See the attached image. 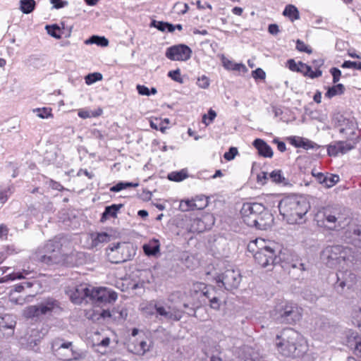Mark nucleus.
I'll list each match as a JSON object with an SVG mask.
<instances>
[{"instance_id":"4d7b16f0","label":"nucleus","mask_w":361,"mask_h":361,"mask_svg":"<svg viewBox=\"0 0 361 361\" xmlns=\"http://www.w3.org/2000/svg\"><path fill=\"white\" fill-rule=\"evenodd\" d=\"M168 76L176 82H178L179 83L183 82V78L180 75V71L179 69L169 71L168 73Z\"/></svg>"},{"instance_id":"9b49d317","label":"nucleus","mask_w":361,"mask_h":361,"mask_svg":"<svg viewBox=\"0 0 361 361\" xmlns=\"http://www.w3.org/2000/svg\"><path fill=\"white\" fill-rule=\"evenodd\" d=\"M87 294L85 302H92L99 305L103 303H111L117 299V294L105 288H95L87 286Z\"/></svg>"},{"instance_id":"79ce46f5","label":"nucleus","mask_w":361,"mask_h":361,"mask_svg":"<svg viewBox=\"0 0 361 361\" xmlns=\"http://www.w3.org/2000/svg\"><path fill=\"white\" fill-rule=\"evenodd\" d=\"M137 186H138V183H130V182H119L117 184H116L115 185L112 186L110 188V191L117 192H120L121 190L126 189L130 187L135 188Z\"/></svg>"},{"instance_id":"49530a36","label":"nucleus","mask_w":361,"mask_h":361,"mask_svg":"<svg viewBox=\"0 0 361 361\" xmlns=\"http://www.w3.org/2000/svg\"><path fill=\"white\" fill-rule=\"evenodd\" d=\"M46 30L49 35L56 39H60L63 34L62 30L57 25H46Z\"/></svg>"},{"instance_id":"4468645a","label":"nucleus","mask_w":361,"mask_h":361,"mask_svg":"<svg viewBox=\"0 0 361 361\" xmlns=\"http://www.w3.org/2000/svg\"><path fill=\"white\" fill-rule=\"evenodd\" d=\"M281 264V267L284 269L290 268H298L301 271L305 269L304 264L297 259L295 260L290 252L286 249L280 250L278 254L276 253V264Z\"/></svg>"},{"instance_id":"bf43d9fd","label":"nucleus","mask_w":361,"mask_h":361,"mask_svg":"<svg viewBox=\"0 0 361 361\" xmlns=\"http://www.w3.org/2000/svg\"><path fill=\"white\" fill-rule=\"evenodd\" d=\"M197 85L200 88L207 89L209 86V79L205 75H202L197 79Z\"/></svg>"},{"instance_id":"680f3d73","label":"nucleus","mask_w":361,"mask_h":361,"mask_svg":"<svg viewBox=\"0 0 361 361\" xmlns=\"http://www.w3.org/2000/svg\"><path fill=\"white\" fill-rule=\"evenodd\" d=\"M238 154V149L236 147H231L228 152H226L224 157L227 161H231L235 157V155Z\"/></svg>"},{"instance_id":"6e6552de","label":"nucleus","mask_w":361,"mask_h":361,"mask_svg":"<svg viewBox=\"0 0 361 361\" xmlns=\"http://www.w3.org/2000/svg\"><path fill=\"white\" fill-rule=\"evenodd\" d=\"M271 315L276 322L289 324L295 323L301 317L298 308L288 302H281L277 305Z\"/></svg>"},{"instance_id":"a18cd8bd","label":"nucleus","mask_w":361,"mask_h":361,"mask_svg":"<svg viewBox=\"0 0 361 361\" xmlns=\"http://www.w3.org/2000/svg\"><path fill=\"white\" fill-rule=\"evenodd\" d=\"M128 317V310L123 307H117L113 309V318L114 319H126Z\"/></svg>"},{"instance_id":"473e14b6","label":"nucleus","mask_w":361,"mask_h":361,"mask_svg":"<svg viewBox=\"0 0 361 361\" xmlns=\"http://www.w3.org/2000/svg\"><path fill=\"white\" fill-rule=\"evenodd\" d=\"M73 343L68 341L61 338H55L51 341V351L52 353L60 350L61 348H66L67 346L72 345Z\"/></svg>"},{"instance_id":"8fccbe9b","label":"nucleus","mask_w":361,"mask_h":361,"mask_svg":"<svg viewBox=\"0 0 361 361\" xmlns=\"http://www.w3.org/2000/svg\"><path fill=\"white\" fill-rule=\"evenodd\" d=\"M327 152L329 156L336 157L341 154L339 142H334L327 147Z\"/></svg>"},{"instance_id":"39448f33","label":"nucleus","mask_w":361,"mask_h":361,"mask_svg":"<svg viewBox=\"0 0 361 361\" xmlns=\"http://www.w3.org/2000/svg\"><path fill=\"white\" fill-rule=\"evenodd\" d=\"M301 337L298 332L291 328L284 329L276 336L275 344L279 353L286 357L299 355V341Z\"/></svg>"},{"instance_id":"09e8293b","label":"nucleus","mask_w":361,"mask_h":361,"mask_svg":"<svg viewBox=\"0 0 361 361\" xmlns=\"http://www.w3.org/2000/svg\"><path fill=\"white\" fill-rule=\"evenodd\" d=\"M87 85H92L97 81L102 80V75L99 73H90L85 78Z\"/></svg>"},{"instance_id":"1a4fd4ad","label":"nucleus","mask_w":361,"mask_h":361,"mask_svg":"<svg viewBox=\"0 0 361 361\" xmlns=\"http://www.w3.org/2000/svg\"><path fill=\"white\" fill-rule=\"evenodd\" d=\"M106 254L111 262L119 264L130 259L134 255V250L126 243H118L110 245L106 249Z\"/></svg>"},{"instance_id":"a211bd4d","label":"nucleus","mask_w":361,"mask_h":361,"mask_svg":"<svg viewBox=\"0 0 361 361\" xmlns=\"http://www.w3.org/2000/svg\"><path fill=\"white\" fill-rule=\"evenodd\" d=\"M344 238L348 243L361 248V226L357 225L349 226L345 231Z\"/></svg>"},{"instance_id":"393cba45","label":"nucleus","mask_w":361,"mask_h":361,"mask_svg":"<svg viewBox=\"0 0 361 361\" xmlns=\"http://www.w3.org/2000/svg\"><path fill=\"white\" fill-rule=\"evenodd\" d=\"M180 209L183 212H187L195 209H202L206 207V203L202 202V204H197L195 198L192 200H182L180 203Z\"/></svg>"},{"instance_id":"6e6d98bb","label":"nucleus","mask_w":361,"mask_h":361,"mask_svg":"<svg viewBox=\"0 0 361 361\" xmlns=\"http://www.w3.org/2000/svg\"><path fill=\"white\" fill-rule=\"evenodd\" d=\"M33 111L36 112L37 116L41 118H47L52 116L51 109L47 108L35 109Z\"/></svg>"},{"instance_id":"f257e3e1","label":"nucleus","mask_w":361,"mask_h":361,"mask_svg":"<svg viewBox=\"0 0 361 361\" xmlns=\"http://www.w3.org/2000/svg\"><path fill=\"white\" fill-rule=\"evenodd\" d=\"M278 207L280 214L290 224H300L310 209L307 199L297 195L283 197Z\"/></svg>"},{"instance_id":"13d9d810","label":"nucleus","mask_w":361,"mask_h":361,"mask_svg":"<svg viewBox=\"0 0 361 361\" xmlns=\"http://www.w3.org/2000/svg\"><path fill=\"white\" fill-rule=\"evenodd\" d=\"M344 68H354L361 70V62L345 61L341 66Z\"/></svg>"},{"instance_id":"f8f14e48","label":"nucleus","mask_w":361,"mask_h":361,"mask_svg":"<svg viewBox=\"0 0 361 361\" xmlns=\"http://www.w3.org/2000/svg\"><path fill=\"white\" fill-rule=\"evenodd\" d=\"M157 315L161 319L168 322H178L183 317L184 312L176 307L163 305L157 302L154 305Z\"/></svg>"},{"instance_id":"bb28decb","label":"nucleus","mask_w":361,"mask_h":361,"mask_svg":"<svg viewBox=\"0 0 361 361\" xmlns=\"http://www.w3.org/2000/svg\"><path fill=\"white\" fill-rule=\"evenodd\" d=\"M145 254L147 256H155L160 250V243L157 239L149 240L147 244L142 247Z\"/></svg>"},{"instance_id":"69168bd1","label":"nucleus","mask_w":361,"mask_h":361,"mask_svg":"<svg viewBox=\"0 0 361 361\" xmlns=\"http://www.w3.org/2000/svg\"><path fill=\"white\" fill-rule=\"evenodd\" d=\"M330 73L333 76V82L336 83L338 82L341 76V71L338 68L334 67L330 69Z\"/></svg>"},{"instance_id":"052dcab7","label":"nucleus","mask_w":361,"mask_h":361,"mask_svg":"<svg viewBox=\"0 0 361 361\" xmlns=\"http://www.w3.org/2000/svg\"><path fill=\"white\" fill-rule=\"evenodd\" d=\"M167 25V22H163V21H157L155 20H153L151 22V26L156 27L157 30L161 32L166 31V27Z\"/></svg>"},{"instance_id":"a19ab883","label":"nucleus","mask_w":361,"mask_h":361,"mask_svg":"<svg viewBox=\"0 0 361 361\" xmlns=\"http://www.w3.org/2000/svg\"><path fill=\"white\" fill-rule=\"evenodd\" d=\"M269 176L271 181L274 183L283 184L286 183V180L281 170H274L271 173H269Z\"/></svg>"},{"instance_id":"58836bf2","label":"nucleus","mask_w":361,"mask_h":361,"mask_svg":"<svg viewBox=\"0 0 361 361\" xmlns=\"http://www.w3.org/2000/svg\"><path fill=\"white\" fill-rule=\"evenodd\" d=\"M150 349V345L145 341L138 342L134 346V353L138 355H143Z\"/></svg>"},{"instance_id":"dca6fc26","label":"nucleus","mask_w":361,"mask_h":361,"mask_svg":"<svg viewBox=\"0 0 361 361\" xmlns=\"http://www.w3.org/2000/svg\"><path fill=\"white\" fill-rule=\"evenodd\" d=\"M336 119L339 132L345 135L347 140H354L357 129V123L354 118H345L342 115H339L336 117Z\"/></svg>"},{"instance_id":"e433bc0d","label":"nucleus","mask_w":361,"mask_h":361,"mask_svg":"<svg viewBox=\"0 0 361 361\" xmlns=\"http://www.w3.org/2000/svg\"><path fill=\"white\" fill-rule=\"evenodd\" d=\"M102 114V110L101 109H98L95 111H90L82 109L78 111V115L79 117L85 119L88 118L99 116Z\"/></svg>"},{"instance_id":"9d476101","label":"nucleus","mask_w":361,"mask_h":361,"mask_svg":"<svg viewBox=\"0 0 361 361\" xmlns=\"http://www.w3.org/2000/svg\"><path fill=\"white\" fill-rule=\"evenodd\" d=\"M59 309V302L56 300L47 298L38 305H30L26 307L24 310V315L27 318L39 317Z\"/></svg>"},{"instance_id":"c03bdc74","label":"nucleus","mask_w":361,"mask_h":361,"mask_svg":"<svg viewBox=\"0 0 361 361\" xmlns=\"http://www.w3.org/2000/svg\"><path fill=\"white\" fill-rule=\"evenodd\" d=\"M150 126L152 128L157 130H159L163 133H164L168 128V126L164 124L162 119L159 118L152 119L150 121Z\"/></svg>"},{"instance_id":"cd10ccee","label":"nucleus","mask_w":361,"mask_h":361,"mask_svg":"<svg viewBox=\"0 0 361 361\" xmlns=\"http://www.w3.org/2000/svg\"><path fill=\"white\" fill-rule=\"evenodd\" d=\"M207 285L201 282H195L192 284L190 293L191 297L196 298L199 302L202 296V293H204V290L207 288Z\"/></svg>"},{"instance_id":"423d86ee","label":"nucleus","mask_w":361,"mask_h":361,"mask_svg":"<svg viewBox=\"0 0 361 361\" xmlns=\"http://www.w3.org/2000/svg\"><path fill=\"white\" fill-rule=\"evenodd\" d=\"M344 209L341 207H326L320 212L317 216H322L324 226L330 230L338 231L348 224Z\"/></svg>"},{"instance_id":"ddd939ff","label":"nucleus","mask_w":361,"mask_h":361,"mask_svg":"<svg viewBox=\"0 0 361 361\" xmlns=\"http://www.w3.org/2000/svg\"><path fill=\"white\" fill-rule=\"evenodd\" d=\"M217 283H221L226 290L237 288L241 281V275L238 270L227 269L216 278Z\"/></svg>"},{"instance_id":"37998d69","label":"nucleus","mask_w":361,"mask_h":361,"mask_svg":"<svg viewBox=\"0 0 361 361\" xmlns=\"http://www.w3.org/2000/svg\"><path fill=\"white\" fill-rule=\"evenodd\" d=\"M202 294L203 295H202L199 302L200 303H206L207 302L206 300H208V301L209 302L210 300L212 299V296L216 295V291L215 290L214 287H212L211 286H208L207 288H206V290H204V293H203Z\"/></svg>"},{"instance_id":"864d4df0","label":"nucleus","mask_w":361,"mask_h":361,"mask_svg":"<svg viewBox=\"0 0 361 361\" xmlns=\"http://www.w3.org/2000/svg\"><path fill=\"white\" fill-rule=\"evenodd\" d=\"M216 116V113L213 109H210L208 111V114H204L202 116V122L206 125L209 126L212 123Z\"/></svg>"},{"instance_id":"4be33fe9","label":"nucleus","mask_w":361,"mask_h":361,"mask_svg":"<svg viewBox=\"0 0 361 361\" xmlns=\"http://www.w3.org/2000/svg\"><path fill=\"white\" fill-rule=\"evenodd\" d=\"M240 361H266L252 348L244 346L240 349L239 354Z\"/></svg>"},{"instance_id":"e2e57ef3","label":"nucleus","mask_w":361,"mask_h":361,"mask_svg":"<svg viewBox=\"0 0 361 361\" xmlns=\"http://www.w3.org/2000/svg\"><path fill=\"white\" fill-rule=\"evenodd\" d=\"M252 76L255 80H257V79L264 80L266 78V73L262 68H258L252 72Z\"/></svg>"},{"instance_id":"c9c22d12","label":"nucleus","mask_w":361,"mask_h":361,"mask_svg":"<svg viewBox=\"0 0 361 361\" xmlns=\"http://www.w3.org/2000/svg\"><path fill=\"white\" fill-rule=\"evenodd\" d=\"M344 90L345 87L342 84H337L328 89L325 93V97L332 98L334 96L342 94Z\"/></svg>"},{"instance_id":"ea45409f","label":"nucleus","mask_w":361,"mask_h":361,"mask_svg":"<svg viewBox=\"0 0 361 361\" xmlns=\"http://www.w3.org/2000/svg\"><path fill=\"white\" fill-rule=\"evenodd\" d=\"M340 145L341 154H344L351 149H354L357 142H355L354 140L348 141H338Z\"/></svg>"},{"instance_id":"5fc2aeb1","label":"nucleus","mask_w":361,"mask_h":361,"mask_svg":"<svg viewBox=\"0 0 361 361\" xmlns=\"http://www.w3.org/2000/svg\"><path fill=\"white\" fill-rule=\"evenodd\" d=\"M296 49L300 52H305L307 54H311L312 52V49L310 47L307 45L304 42L300 39H298L296 41Z\"/></svg>"},{"instance_id":"20e7f679","label":"nucleus","mask_w":361,"mask_h":361,"mask_svg":"<svg viewBox=\"0 0 361 361\" xmlns=\"http://www.w3.org/2000/svg\"><path fill=\"white\" fill-rule=\"evenodd\" d=\"M248 249L255 252L254 258L260 267L271 269L276 265V246L263 239H256L248 245Z\"/></svg>"},{"instance_id":"2eb2a0df","label":"nucleus","mask_w":361,"mask_h":361,"mask_svg":"<svg viewBox=\"0 0 361 361\" xmlns=\"http://www.w3.org/2000/svg\"><path fill=\"white\" fill-rule=\"evenodd\" d=\"M191 55V49L183 44L171 46L166 51V56L171 61H185L190 59Z\"/></svg>"},{"instance_id":"f704fd0d","label":"nucleus","mask_w":361,"mask_h":361,"mask_svg":"<svg viewBox=\"0 0 361 361\" xmlns=\"http://www.w3.org/2000/svg\"><path fill=\"white\" fill-rule=\"evenodd\" d=\"M87 44H95L101 47H107L109 44V40L105 37H100L98 35H93L85 41Z\"/></svg>"},{"instance_id":"de8ad7c7","label":"nucleus","mask_w":361,"mask_h":361,"mask_svg":"<svg viewBox=\"0 0 361 361\" xmlns=\"http://www.w3.org/2000/svg\"><path fill=\"white\" fill-rule=\"evenodd\" d=\"M340 180V178L338 175L336 174H326V178L324 183V186L330 188L335 185Z\"/></svg>"},{"instance_id":"3c124183","label":"nucleus","mask_w":361,"mask_h":361,"mask_svg":"<svg viewBox=\"0 0 361 361\" xmlns=\"http://www.w3.org/2000/svg\"><path fill=\"white\" fill-rule=\"evenodd\" d=\"M317 147V145L312 141L306 139L302 138L299 141V144L296 145V147H302L305 149H313L314 147Z\"/></svg>"},{"instance_id":"7c9ffc66","label":"nucleus","mask_w":361,"mask_h":361,"mask_svg":"<svg viewBox=\"0 0 361 361\" xmlns=\"http://www.w3.org/2000/svg\"><path fill=\"white\" fill-rule=\"evenodd\" d=\"M283 15L289 18L292 22L300 18V14L298 8L292 4L287 5L285 7V9L283 11Z\"/></svg>"},{"instance_id":"6ab92c4d","label":"nucleus","mask_w":361,"mask_h":361,"mask_svg":"<svg viewBox=\"0 0 361 361\" xmlns=\"http://www.w3.org/2000/svg\"><path fill=\"white\" fill-rule=\"evenodd\" d=\"M16 321L10 314L0 316V338L8 337L13 335Z\"/></svg>"},{"instance_id":"774afa93","label":"nucleus","mask_w":361,"mask_h":361,"mask_svg":"<svg viewBox=\"0 0 361 361\" xmlns=\"http://www.w3.org/2000/svg\"><path fill=\"white\" fill-rule=\"evenodd\" d=\"M312 173L313 176L316 178V180L320 184L324 185L325 178H326V175L321 172H314V171H312Z\"/></svg>"},{"instance_id":"f3484780","label":"nucleus","mask_w":361,"mask_h":361,"mask_svg":"<svg viewBox=\"0 0 361 361\" xmlns=\"http://www.w3.org/2000/svg\"><path fill=\"white\" fill-rule=\"evenodd\" d=\"M337 281L335 283V288L338 292H343L346 288H351L357 282V276L351 271L348 269L345 271L339 270L336 274Z\"/></svg>"},{"instance_id":"2f4dec72","label":"nucleus","mask_w":361,"mask_h":361,"mask_svg":"<svg viewBox=\"0 0 361 361\" xmlns=\"http://www.w3.org/2000/svg\"><path fill=\"white\" fill-rule=\"evenodd\" d=\"M33 274V272L27 270L23 269L22 271L13 272L5 276L6 280H15V279H32L33 276L28 277L30 275Z\"/></svg>"},{"instance_id":"c85d7f7f","label":"nucleus","mask_w":361,"mask_h":361,"mask_svg":"<svg viewBox=\"0 0 361 361\" xmlns=\"http://www.w3.org/2000/svg\"><path fill=\"white\" fill-rule=\"evenodd\" d=\"M122 204H111L110 206H107L105 207L104 212L102 214L101 221H103L104 219H106L109 217L116 218L117 216V213L118 210L123 207Z\"/></svg>"},{"instance_id":"4c0bfd02","label":"nucleus","mask_w":361,"mask_h":361,"mask_svg":"<svg viewBox=\"0 0 361 361\" xmlns=\"http://www.w3.org/2000/svg\"><path fill=\"white\" fill-rule=\"evenodd\" d=\"M188 177L187 171L182 169L179 171H173L168 174V178L170 180L180 182Z\"/></svg>"},{"instance_id":"c756f323","label":"nucleus","mask_w":361,"mask_h":361,"mask_svg":"<svg viewBox=\"0 0 361 361\" xmlns=\"http://www.w3.org/2000/svg\"><path fill=\"white\" fill-rule=\"evenodd\" d=\"M92 247H97L104 243H106L110 240V235L106 233H98L91 235Z\"/></svg>"},{"instance_id":"72a5a7b5","label":"nucleus","mask_w":361,"mask_h":361,"mask_svg":"<svg viewBox=\"0 0 361 361\" xmlns=\"http://www.w3.org/2000/svg\"><path fill=\"white\" fill-rule=\"evenodd\" d=\"M36 3L35 0H20V9L25 14H29L32 12L35 8Z\"/></svg>"},{"instance_id":"338daca9","label":"nucleus","mask_w":361,"mask_h":361,"mask_svg":"<svg viewBox=\"0 0 361 361\" xmlns=\"http://www.w3.org/2000/svg\"><path fill=\"white\" fill-rule=\"evenodd\" d=\"M136 88L140 94L145 96L150 95L149 89L147 87L142 85H137Z\"/></svg>"},{"instance_id":"aec40b11","label":"nucleus","mask_w":361,"mask_h":361,"mask_svg":"<svg viewBox=\"0 0 361 361\" xmlns=\"http://www.w3.org/2000/svg\"><path fill=\"white\" fill-rule=\"evenodd\" d=\"M84 260L82 252L73 251L68 255H61L60 262L57 264L75 267L81 264Z\"/></svg>"},{"instance_id":"b1692460","label":"nucleus","mask_w":361,"mask_h":361,"mask_svg":"<svg viewBox=\"0 0 361 361\" xmlns=\"http://www.w3.org/2000/svg\"><path fill=\"white\" fill-rule=\"evenodd\" d=\"M87 286L80 285L75 288L71 294V300L75 304H81L87 298Z\"/></svg>"},{"instance_id":"a878e982","label":"nucleus","mask_w":361,"mask_h":361,"mask_svg":"<svg viewBox=\"0 0 361 361\" xmlns=\"http://www.w3.org/2000/svg\"><path fill=\"white\" fill-rule=\"evenodd\" d=\"M348 345H354L355 353L361 357V337L356 332H351L348 335Z\"/></svg>"},{"instance_id":"7ed1b4c3","label":"nucleus","mask_w":361,"mask_h":361,"mask_svg":"<svg viewBox=\"0 0 361 361\" xmlns=\"http://www.w3.org/2000/svg\"><path fill=\"white\" fill-rule=\"evenodd\" d=\"M243 221L250 227L265 230L269 224L267 219L272 220L271 216L266 211L262 204L246 202L240 209Z\"/></svg>"},{"instance_id":"f03ea898","label":"nucleus","mask_w":361,"mask_h":361,"mask_svg":"<svg viewBox=\"0 0 361 361\" xmlns=\"http://www.w3.org/2000/svg\"><path fill=\"white\" fill-rule=\"evenodd\" d=\"M359 256L351 248L341 245L328 246L321 254L322 262L330 268L341 267L343 269L352 267L355 264Z\"/></svg>"},{"instance_id":"412c9836","label":"nucleus","mask_w":361,"mask_h":361,"mask_svg":"<svg viewBox=\"0 0 361 361\" xmlns=\"http://www.w3.org/2000/svg\"><path fill=\"white\" fill-rule=\"evenodd\" d=\"M53 354L59 360L63 361H73L80 359V354L73 349V345L67 346L66 348H61Z\"/></svg>"},{"instance_id":"5701e85b","label":"nucleus","mask_w":361,"mask_h":361,"mask_svg":"<svg viewBox=\"0 0 361 361\" xmlns=\"http://www.w3.org/2000/svg\"><path fill=\"white\" fill-rule=\"evenodd\" d=\"M253 145L257 149L260 156L268 158H271L273 157L271 147L263 140L259 138L255 140Z\"/></svg>"},{"instance_id":"603ef678","label":"nucleus","mask_w":361,"mask_h":361,"mask_svg":"<svg viewBox=\"0 0 361 361\" xmlns=\"http://www.w3.org/2000/svg\"><path fill=\"white\" fill-rule=\"evenodd\" d=\"M322 75V71L320 69H316L315 71H312V68L310 66H307L306 67L305 74L304 76L309 77L312 79L317 78L321 77Z\"/></svg>"},{"instance_id":"0e129e2a","label":"nucleus","mask_w":361,"mask_h":361,"mask_svg":"<svg viewBox=\"0 0 361 361\" xmlns=\"http://www.w3.org/2000/svg\"><path fill=\"white\" fill-rule=\"evenodd\" d=\"M221 302L219 297L216 295L212 296V299L209 302V306L214 310H219L220 308Z\"/></svg>"},{"instance_id":"0eeeda50","label":"nucleus","mask_w":361,"mask_h":361,"mask_svg":"<svg viewBox=\"0 0 361 361\" xmlns=\"http://www.w3.org/2000/svg\"><path fill=\"white\" fill-rule=\"evenodd\" d=\"M61 244L56 240H50L35 252V258L48 265L56 264L60 262Z\"/></svg>"}]
</instances>
